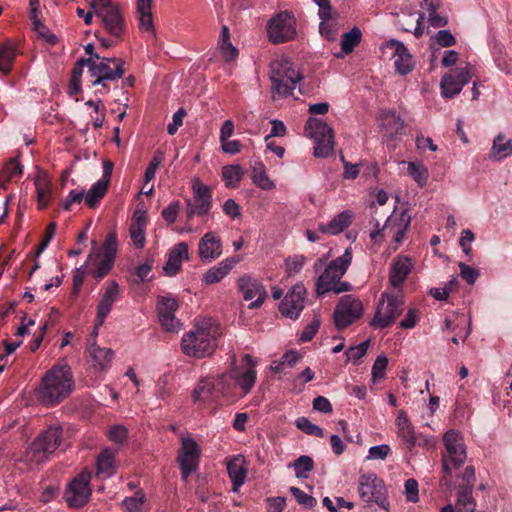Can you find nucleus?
Returning a JSON list of instances; mask_svg holds the SVG:
<instances>
[{
  "mask_svg": "<svg viewBox=\"0 0 512 512\" xmlns=\"http://www.w3.org/2000/svg\"><path fill=\"white\" fill-rule=\"evenodd\" d=\"M74 387L71 367L65 362L57 363L42 377L38 398L45 405H56L67 398Z\"/></svg>",
  "mask_w": 512,
  "mask_h": 512,
  "instance_id": "nucleus-1",
  "label": "nucleus"
},
{
  "mask_svg": "<svg viewBox=\"0 0 512 512\" xmlns=\"http://www.w3.org/2000/svg\"><path fill=\"white\" fill-rule=\"evenodd\" d=\"M219 326L212 319L199 321L195 328L184 334L181 347L187 356L203 358L211 355L220 337Z\"/></svg>",
  "mask_w": 512,
  "mask_h": 512,
  "instance_id": "nucleus-2",
  "label": "nucleus"
},
{
  "mask_svg": "<svg viewBox=\"0 0 512 512\" xmlns=\"http://www.w3.org/2000/svg\"><path fill=\"white\" fill-rule=\"evenodd\" d=\"M301 79L299 70L290 60L284 57L273 60L270 65L272 98L278 100L293 96Z\"/></svg>",
  "mask_w": 512,
  "mask_h": 512,
  "instance_id": "nucleus-3",
  "label": "nucleus"
},
{
  "mask_svg": "<svg viewBox=\"0 0 512 512\" xmlns=\"http://www.w3.org/2000/svg\"><path fill=\"white\" fill-rule=\"evenodd\" d=\"M351 262V248H347L340 257L330 261L317 279V293L325 294L331 291L335 293H341L348 291L350 289V285L346 282H341L340 280L346 273Z\"/></svg>",
  "mask_w": 512,
  "mask_h": 512,
  "instance_id": "nucleus-4",
  "label": "nucleus"
},
{
  "mask_svg": "<svg viewBox=\"0 0 512 512\" xmlns=\"http://www.w3.org/2000/svg\"><path fill=\"white\" fill-rule=\"evenodd\" d=\"M404 310V296L401 290H385L377 303L370 326L384 329L395 323Z\"/></svg>",
  "mask_w": 512,
  "mask_h": 512,
  "instance_id": "nucleus-5",
  "label": "nucleus"
},
{
  "mask_svg": "<svg viewBox=\"0 0 512 512\" xmlns=\"http://www.w3.org/2000/svg\"><path fill=\"white\" fill-rule=\"evenodd\" d=\"M92 251L85 263L89 273L97 280L103 279L112 269L117 253V238L109 234L99 250L95 241H92Z\"/></svg>",
  "mask_w": 512,
  "mask_h": 512,
  "instance_id": "nucleus-6",
  "label": "nucleus"
},
{
  "mask_svg": "<svg viewBox=\"0 0 512 512\" xmlns=\"http://www.w3.org/2000/svg\"><path fill=\"white\" fill-rule=\"evenodd\" d=\"M233 384L228 380L226 373L217 376H207L201 378L192 391V400L194 403H204L212 401L222 396L232 393Z\"/></svg>",
  "mask_w": 512,
  "mask_h": 512,
  "instance_id": "nucleus-7",
  "label": "nucleus"
},
{
  "mask_svg": "<svg viewBox=\"0 0 512 512\" xmlns=\"http://www.w3.org/2000/svg\"><path fill=\"white\" fill-rule=\"evenodd\" d=\"M89 6L110 36L120 38L125 33L123 16L111 0H91Z\"/></svg>",
  "mask_w": 512,
  "mask_h": 512,
  "instance_id": "nucleus-8",
  "label": "nucleus"
},
{
  "mask_svg": "<svg viewBox=\"0 0 512 512\" xmlns=\"http://www.w3.org/2000/svg\"><path fill=\"white\" fill-rule=\"evenodd\" d=\"M305 131L314 140L313 155L317 158H327L334 151V132L324 121L311 117L308 119Z\"/></svg>",
  "mask_w": 512,
  "mask_h": 512,
  "instance_id": "nucleus-9",
  "label": "nucleus"
},
{
  "mask_svg": "<svg viewBox=\"0 0 512 512\" xmlns=\"http://www.w3.org/2000/svg\"><path fill=\"white\" fill-rule=\"evenodd\" d=\"M358 492L367 506L377 504L380 508L388 511L387 488L377 474L373 472L361 474L358 479Z\"/></svg>",
  "mask_w": 512,
  "mask_h": 512,
  "instance_id": "nucleus-10",
  "label": "nucleus"
},
{
  "mask_svg": "<svg viewBox=\"0 0 512 512\" xmlns=\"http://www.w3.org/2000/svg\"><path fill=\"white\" fill-rule=\"evenodd\" d=\"M257 364L258 361L250 354H244L240 364L237 363L236 356H232L231 366L226 375L231 383L232 380L234 381L235 385L242 390L244 395L248 394L255 385Z\"/></svg>",
  "mask_w": 512,
  "mask_h": 512,
  "instance_id": "nucleus-11",
  "label": "nucleus"
},
{
  "mask_svg": "<svg viewBox=\"0 0 512 512\" xmlns=\"http://www.w3.org/2000/svg\"><path fill=\"white\" fill-rule=\"evenodd\" d=\"M96 59L88 58V72L91 76L92 85H104L105 81L120 79L125 70L123 62L117 58H106L95 55Z\"/></svg>",
  "mask_w": 512,
  "mask_h": 512,
  "instance_id": "nucleus-12",
  "label": "nucleus"
},
{
  "mask_svg": "<svg viewBox=\"0 0 512 512\" xmlns=\"http://www.w3.org/2000/svg\"><path fill=\"white\" fill-rule=\"evenodd\" d=\"M447 456L443 458V470L451 474L454 469L459 468L466 460V446L463 436L456 430H449L443 436Z\"/></svg>",
  "mask_w": 512,
  "mask_h": 512,
  "instance_id": "nucleus-13",
  "label": "nucleus"
},
{
  "mask_svg": "<svg viewBox=\"0 0 512 512\" xmlns=\"http://www.w3.org/2000/svg\"><path fill=\"white\" fill-rule=\"evenodd\" d=\"M269 40L274 44H282L295 39L296 19L290 12L284 11L273 16L267 23Z\"/></svg>",
  "mask_w": 512,
  "mask_h": 512,
  "instance_id": "nucleus-14",
  "label": "nucleus"
},
{
  "mask_svg": "<svg viewBox=\"0 0 512 512\" xmlns=\"http://www.w3.org/2000/svg\"><path fill=\"white\" fill-rule=\"evenodd\" d=\"M410 222L411 217L407 211H402L401 213L393 212L386 220L382 229H380L379 223H376V229L370 233V238L378 241L383 238L384 234H386L391 236L395 243L399 244L402 242Z\"/></svg>",
  "mask_w": 512,
  "mask_h": 512,
  "instance_id": "nucleus-15",
  "label": "nucleus"
},
{
  "mask_svg": "<svg viewBox=\"0 0 512 512\" xmlns=\"http://www.w3.org/2000/svg\"><path fill=\"white\" fill-rule=\"evenodd\" d=\"M363 304L359 298L353 295H344L340 298L333 313L335 325L338 329H344L361 318Z\"/></svg>",
  "mask_w": 512,
  "mask_h": 512,
  "instance_id": "nucleus-16",
  "label": "nucleus"
},
{
  "mask_svg": "<svg viewBox=\"0 0 512 512\" xmlns=\"http://www.w3.org/2000/svg\"><path fill=\"white\" fill-rule=\"evenodd\" d=\"M193 199H187V218L194 215H206L212 206V194L210 187L201 182L198 177L192 180Z\"/></svg>",
  "mask_w": 512,
  "mask_h": 512,
  "instance_id": "nucleus-17",
  "label": "nucleus"
},
{
  "mask_svg": "<svg viewBox=\"0 0 512 512\" xmlns=\"http://www.w3.org/2000/svg\"><path fill=\"white\" fill-rule=\"evenodd\" d=\"M90 480L91 473L82 471L71 481L65 491V499L69 507L79 508L88 502L91 496Z\"/></svg>",
  "mask_w": 512,
  "mask_h": 512,
  "instance_id": "nucleus-18",
  "label": "nucleus"
},
{
  "mask_svg": "<svg viewBox=\"0 0 512 512\" xmlns=\"http://www.w3.org/2000/svg\"><path fill=\"white\" fill-rule=\"evenodd\" d=\"M200 454V448L194 439L190 437L182 438L178 462L183 480H187L188 477L198 468Z\"/></svg>",
  "mask_w": 512,
  "mask_h": 512,
  "instance_id": "nucleus-19",
  "label": "nucleus"
},
{
  "mask_svg": "<svg viewBox=\"0 0 512 512\" xmlns=\"http://www.w3.org/2000/svg\"><path fill=\"white\" fill-rule=\"evenodd\" d=\"M470 80V64L445 74L440 82L441 95L444 98H453L462 91L464 85H466Z\"/></svg>",
  "mask_w": 512,
  "mask_h": 512,
  "instance_id": "nucleus-20",
  "label": "nucleus"
},
{
  "mask_svg": "<svg viewBox=\"0 0 512 512\" xmlns=\"http://www.w3.org/2000/svg\"><path fill=\"white\" fill-rule=\"evenodd\" d=\"M381 49L383 53L391 52V56L394 58L395 70L398 74L407 75L413 70V57L402 42L391 39L384 43Z\"/></svg>",
  "mask_w": 512,
  "mask_h": 512,
  "instance_id": "nucleus-21",
  "label": "nucleus"
},
{
  "mask_svg": "<svg viewBox=\"0 0 512 512\" xmlns=\"http://www.w3.org/2000/svg\"><path fill=\"white\" fill-rule=\"evenodd\" d=\"M178 308V302L172 297H160L157 302V310L161 326L167 332H178L182 328V323L175 317Z\"/></svg>",
  "mask_w": 512,
  "mask_h": 512,
  "instance_id": "nucleus-22",
  "label": "nucleus"
},
{
  "mask_svg": "<svg viewBox=\"0 0 512 512\" xmlns=\"http://www.w3.org/2000/svg\"><path fill=\"white\" fill-rule=\"evenodd\" d=\"M305 296L306 288L304 285H294L279 305V310L282 315L291 319L298 318L304 308Z\"/></svg>",
  "mask_w": 512,
  "mask_h": 512,
  "instance_id": "nucleus-23",
  "label": "nucleus"
},
{
  "mask_svg": "<svg viewBox=\"0 0 512 512\" xmlns=\"http://www.w3.org/2000/svg\"><path fill=\"white\" fill-rule=\"evenodd\" d=\"M120 287L114 280L108 281L100 294V300L97 305L96 329L101 327L110 313L114 302L118 299Z\"/></svg>",
  "mask_w": 512,
  "mask_h": 512,
  "instance_id": "nucleus-24",
  "label": "nucleus"
},
{
  "mask_svg": "<svg viewBox=\"0 0 512 512\" xmlns=\"http://www.w3.org/2000/svg\"><path fill=\"white\" fill-rule=\"evenodd\" d=\"M238 283L244 299L252 301L249 304L250 309L260 307L263 304L267 294L265 288L258 280L250 276H243L239 279Z\"/></svg>",
  "mask_w": 512,
  "mask_h": 512,
  "instance_id": "nucleus-25",
  "label": "nucleus"
},
{
  "mask_svg": "<svg viewBox=\"0 0 512 512\" xmlns=\"http://www.w3.org/2000/svg\"><path fill=\"white\" fill-rule=\"evenodd\" d=\"M198 254L203 262L210 263L222 255L221 238L213 231L206 232L198 244Z\"/></svg>",
  "mask_w": 512,
  "mask_h": 512,
  "instance_id": "nucleus-26",
  "label": "nucleus"
},
{
  "mask_svg": "<svg viewBox=\"0 0 512 512\" xmlns=\"http://www.w3.org/2000/svg\"><path fill=\"white\" fill-rule=\"evenodd\" d=\"M189 259V248L186 242H180L172 247L168 253V259L163 266L166 276L172 277L179 273L182 262Z\"/></svg>",
  "mask_w": 512,
  "mask_h": 512,
  "instance_id": "nucleus-27",
  "label": "nucleus"
},
{
  "mask_svg": "<svg viewBox=\"0 0 512 512\" xmlns=\"http://www.w3.org/2000/svg\"><path fill=\"white\" fill-rule=\"evenodd\" d=\"M413 268V263L411 258L406 256H398L396 257L390 268L389 273V282L390 285L397 289L402 286L408 275L410 274Z\"/></svg>",
  "mask_w": 512,
  "mask_h": 512,
  "instance_id": "nucleus-28",
  "label": "nucleus"
},
{
  "mask_svg": "<svg viewBox=\"0 0 512 512\" xmlns=\"http://www.w3.org/2000/svg\"><path fill=\"white\" fill-rule=\"evenodd\" d=\"M89 360L94 369L105 371L110 368L114 351L107 347H100L96 342H92L86 350Z\"/></svg>",
  "mask_w": 512,
  "mask_h": 512,
  "instance_id": "nucleus-29",
  "label": "nucleus"
},
{
  "mask_svg": "<svg viewBox=\"0 0 512 512\" xmlns=\"http://www.w3.org/2000/svg\"><path fill=\"white\" fill-rule=\"evenodd\" d=\"M226 468L233 484V491H237L247 477L246 460L242 455H235L226 460Z\"/></svg>",
  "mask_w": 512,
  "mask_h": 512,
  "instance_id": "nucleus-30",
  "label": "nucleus"
},
{
  "mask_svg": "<svg viewBox=\"0 0 512 512\" xmlns=\"http://www.w3.org/2000/svg\"><path fill=\"white\" fill-rule=\"evenodd\" d=\"M354 214L345 210L335 215L328 223H320L318 231L326 235H338L352 224Z\"/></svg>",
  "mask_w": 512,
  "mask_h": 512,
  "instance_id": "nucleus-31",
  "label": "nucleus"
},
{
  "mask_svg": "<svg viewBox=\"0 0 512 512\" xmlns=\"http://www.w3.org/2000/svg\"><path fill=\"white\" fill-rule=\"evenodd\" d=\"M48 458L49 455L35 439L27 448L19 463L23 464L28 470H33L45 463Z\"/></svg>",
  "mask_w": 512,
  "mask_h": 512,
  "instance_id": "nucleus-32",
  "label": "nucleus"
},
{
  "mask_svg": "<svg viewBox=\"0 0 512 512\" xmlns=\"http://www.w3.org/2000/svg\"><path fill=\"white\" fill-rule=\"evenodd\" d=\"M395 425L397 427V436L403 441L406 447L412 451L416 445V434L413 425L404 411L399 412Z\"/></svg>",
  "mask_w": 512,
  "mask_h": 512,
  "instance_id": "nucleus-33",
  "label": "nucleus"
},
{
  "mask_svg": "<svg viewBox=\"0 0 512 512\" xmlns=\"http://www.w3.org/2000/svg\"><path fill=\"white\" fill-rule=\"evenodd\" d=\"M62 438L63 430L61 427H49L36 440L41 445V448L50 456L60 447Z\"/></svg>",
  "mask_w": 512,
  "mask_h": 512,
  "instance_id": "nucleus-34",
  "label": "nucleus"
},
{
  "mask_svg": "<svg viewBox=\"0 0 512 512\" xmlns=\"http://www.w3.org/2000/svg\"><path fill=\"white\" fill-rule=\"evenodd\" d=\"M489 159L495 162L502 161L512 156V138H507L505 134H497L489 152Z\"/></svg>",
  "mask_w": 512,
  "mask_h": 512,
  "instance_id": "nucleus-35",
  "label": "nucleus"
},
{
  "mask_svg": "<svg viewBox=\"0 0 512 512\" xmlns=\"http://www.w3.org/2000/svg\"><path fill=\"white\" fill-rule=\"evenodd\" d=\"M136 13L140 30L154 34L152 0H136Z\"/></svg>",
  "mask_w": 512,
  "mask_h": 512,
  "instance_id": "nucleus-36",
  "label": "nucleus"
},
{
  "mask_svg": "<svg viewBox=\"0 0 512 512\" xmlns=\"http://www.w3.org/2000/svg\"><path fill=\"white\" fill-rule=\"evenodd\" d=\"M116 453L111 449H104L96 461V474L102 478H110L116 471Z\"/></svg>",
  "mask_w": 512,
  "mask_h": 512,
  "instance_id": "nucleus-37",
  "label": "nucleus"
},
{
  "mask_svg": "<svg viewBox=\"0 0 512 512\" xmlns=\"http://www.w3.org/2000/svg\"><path fill=\"white\" fill-rule=\"evenodd\" d=\"M235 264L236 260L233 258L224 259L204 274V282L208 285L220 282L232 270Z\"/></svg>",
  "mask_w": 512,
  "mask_h": 512,
  "instance_id": "nucleus-38",
  "label": "nucleus"
},
{
  "mask_svg": "<svg viewBox=\"0 0 512 512\" xmlns=\"http://www.w3.org/2000/svg\"><path fill=\"white\" fill-rule=\"evenodd\" d=\"M380 121L386 135L391 138L396 137L403 131L404 122L394 111L383 112Z\"/></svg>",
  "mask_w": 512,
  "mask_h": 512,
  "instance_id": "nucleus-39",
  "label": "nucleus"
},
{
  "mask_svg": "<svg viewBox=\"0 0 512 512\" xmlns=\"http://www.w3.org/2000/svg\"><path fill=\"white\" fill-rule=\"evenodd\" d=\"M107 180L100 179L84 195V202L89 208H96L107 192Z\"/></svg>",
  "mask_w": 512,
  "mask_h": 512,
  "instance_id": "nucleus-40",
  "label": "nucleus"
},
{
  "mask_svg": "<svg viewBox=\"0 0 512 512\" xmlns=\"http://www.w3.org/2000/svg\"><path fill=\"white\" fill-rule=\"evenodd\" d=\"M35 187L37 193V201L39 208L43 209L47 207L50 201V182L46 174H38L35 178Z\"/></svg>",
  "mask_w": 512,
  "mask_h": 512,
  "instance_id": "nucleus-41",
  "label": "nucleus"
},
{
  "mask_svg": "<svg viewBox=\"0 0 512 512\" xmlns=\"http://www.w3.org/2000/svg\"><path fill=\"white\" fill-rule=\"evenodd\" d=\"M16 57V48L12 43L0 45V73L8 75Z\"/></svg>",
  "mask_w": 512,
  "mask_h": 512,
  "instance_id": "nucleus-42",
  "label": "nucleus"
},
{
  "mask_svg": "<svg viewBox=\"0 0 512 512\" xmlns=\"http://www.w3.org/2000/svg\"><path fill=\"white\" fill-rule=\"evenodd\" d=\"M251 179L252 182L262 190L269 191L275 188V183L269 178L264 165L261 163L255 164L252 167Z\"/></svg>",
  "mask_w": 512,
  "mask_h": 512,
  "instance_id": "nucleus-43",
  "label": "nucleus"
},
{
  "mask_svg": "<svg viewBox=\"0 0 512 512\" xmlns=\"http://www.w3.org/2000/svg\"><path fill=\"white\" fill-rule=\"evenodd\" d=\"M476 502L472 497V487H460L457 492V512H474Z\"/></svg>",
  "mask_w": 512,
  "mask_h": 512,
  "instance_id": "nucleus-44",
  "label": "nucleus"
},
{
  "mask_svg": "<svg viewBox=\"0 0 512 512\" xmlns=\"http://www.w3.org/2000/svg\"><path fill=\"white\" fill-rule=\"evenodd\" d=\"M362 39V32L358 27H353L350 31L341 36V49L343 54L351 53L357 47Z\"/></svg>",
  "mask_w": 512,
  "mask_h": 512,
  "instance_id": "nucleus-45",
  "label": "nucleus"
},
{
  "mask_svg": "<svg viewBox=\"0 0 512 512\" xmlns=\"http://www.w3.org/2000/svg\"><path fill=\"white\" fill-rule=\"evenodd\" d=\"M219 47L226 61H233L234 59H236L238 55V50L232 45L230 41V33L226 25H224L221 30L219 38Z\"/></svg>",
  "mask_w": 512,
  "mask_h": 512,
  "instance_id": "nucleus-46",
  "label": "nucleus"
},
{
  "mask_svg": "<svg viewBox=\"0 0 512 512\" xmlns=\"http://www.w3.org/2000/svg\"><path fill=\"white\" fill-rule=\"evenodd\" d=\"M23 173V166L20 164L17 158H13L10 161H8L1 173H0V183L1 186H4L5 183L21 177Z\"/></svg>",
  "mask_w": 512,
  "mask_h": 512,
  "instance_id": "nucleus-47",
  "label": "nucleus"
},
{
  "mask_svg": "<svg viewBox=\"0 0 512 512\" xmlns=\"http://www.w3.org/2000/svg\"><path fill=\"white\" fill-rule=\"evenodd\" d=\"M243 177V169L240 165H227L222 168V178L229 188H236Z\"/></svg>",
  "mask_w": 512,
  "mask_h": 512,
  "instance_id": "nucleus-48",
  "label": "nucleus"
},
{
  "mask_svg": "<svg viewBox=\"0 0 512 512\" xmlns=\"http://www.w3.org/2000/svg\"><path fill=\"white\" fill-rule=\"evenodd\" d=\"M438 8L439 5L434 2L425 3V9L428 13L427 20L434 28L445 27L448 24L447 16L438 13Z\"/></svg>",
  "mask_w": 512,
  "mask_h": 512,
  "instance_id": "nucleus-49",
  "label": "nucleus"
},
{
  "mask_svg": "<svg viewBox=\"0 0 512 512\" xmlns=\"http://www.w3.org/2000/svg\"><path fill=\"white\" fill-rule=\"evenodd\" d=\"M307 262V257L302 254H294L284 261V268L289 277L298 274Z\"/></svg>",
  "mask_w": 512,
  "mask_h": 512,
  "instance_id": "nucleus-50",
  "label": "nucleus"
},
{
  "mask_svg": "<svg viewBox=\"0 0 512 512\" xmlns=\"http://www.w3.org/2000/svg\"><path fill=\"white\" fill-rule=\"evenodd\" d=\"M408 174L423 187L428 180V169L422 163L408 162Z\"/></svg>",
  "mask_w": 512,
  "mask_h": 512,
  "instance_id": "nucleus-51",
  "label": "nucleus"
},
{
  "mask_svg": "<svg viewBox=\"0 0 512 512\" xmlns=\"http://www.w3.org/2000/svg\"><path fill=\"white\" fill-rule=\"evenodd\" d=\"M84 66L88 67V59L81 58L76 62L72 70L70 81V91L72 94H76L81 90V77Z\"/></svg>",
  "mask_w": 512,
  "mask_h": 512,
  "instance_id": "nucleus-52",
  "label": "nucleus"
},
{
  "mask_svg": "<svg viewBox=\"0 0 512 512\" xmlns=\"http://www.w3.org/2000/svg\"><path fill=\"white\" fill-rule=\"evenodd\" d=\"M292 466L297 478H307L309 472L313 469L314 463L310 456L303 455L297 458Z\"/></svg>",
  "mask_w": 512,
  "mask_h": 512,
  "instance_id": "nucleus-53",
  "label": "nucleus"
},
{
  "mask_svg": "<svg viewBox=\"0 0 512 512\" xmlns=\"http://www.w3.org/2000/svg\"><path fill=\"white\" fill-rule=\"evenodd\" d=\"M319 32L322 37L329 41H333L336 39L338 26L335 21L331 19H321L319 24Z\"/></svg>",
  "mask_w": 512,
  "mask_h": 512,
  "instance_id": "nucleus-54",
  "label": "nucleus"
},
{
  "mask_svg": "<svg viewBox=\"0 0 512 512\" xmlns=\"http://www.w3.org/2000/svg\"><path fill=\"white\" fill-rule=\"evenodd\" d=\"M387 365L388 358L385 355H380L376 358L371 371L372 380L374 383L385 378Z\"/></svg>",
  "mask_w": 512,
  "mask_h": 512,
  "instance_id": "nucleus-55",
  "label": "nucleus"
},
{
  "mask_svg": "<svg viewBox=\"0 0 512 512\" xmlns=\"http://www.w3.org/2000/svg\"><path fill=\"white\" fill-rule=\"evenodd\" d=\"M296 426L308 435H314L321 438L324 437L323 429L311 423L306 417H299L296 420Z\"/></svg>",
  "mask_w": 512,
  "mask_h": 512,
  "instance_id": "nucleus-56",
  "label": "nucleus"
},
{
  "mask_svg": "<svg viewBox=\"0 0 512 512\" xmlns=\"http://www.w3.org/2000/svg\"><path fill=\"white\" fill-rule=\"evenodd\" d=\"M145 500V494L138 491L134 496L127 497L122 501L123 507L128 512H139L142 509Z\"/></svg>",
  "mask_w": 512,
  "mask_h": 512,
  "instance_id": "nucleus-57",
  "label": "nucleus"
},
{
  "mask_svg": "<svg viewBox=\"0 0 512 512\" xmlns=\"http://www.w3.org/2000/svg\"><path fill=\"white\" fill-rule=\"evenodd\" d=\"M107 436L110 441L116 444H122L126 441L128 436V430L125 426L117 424L112 426L108 432Z\"/></svg>",
  "mask_w": 512,
  "mask_h": 512,
  "instance_id": "nucleus-58",
  "label": "nucleus"
},
{
  "mask_svg": "<svg viewBox=\"0 0 512 512\" xmlns=\"http://www.w3.org/2000/svg\"><path fill=\"white\" fill-rule=\"evenodd\" d=\"M290 492L295 497L298 504L304 506L305 508L310 509L316 505V499L301 489L297 487H291Z\"/></svg>",
  "mask_w": 512,
  "mask_h": 512,
  "instance_id": "nucleus-59",
  "label": "nucleus"
},
{
  "mask_svg": "<svg viewBox=\"0 0 512 512\" xmlns=\"http://www.w3.org/2000/svg\"><path fill=\"white\" fill-rule=\"evenodd\" d=\"M145 228L138 225H130V237L136 248H143L145 245Z\"/></svg>",
  "mask_w": 512,
  "mask_h": 512,
  "instance_id": "nucleus-60",
  "label": "nucleus"
},
{
  "mask_svg": "<svg viewBox=\"0 0 512 512\" xmlns=\"http://www.w3.org/2000/svg\"><path fill=\"white\" fill-rule=\"evenodd\" d=\"M162 160H163V155L161 153L158 152L154 155V157L150 161V163L145 171V175H144L145 184H148L150 181H152L155 178L156 171L159 168Z\"/></svg>",
  "mask_w": 512,
  "mask_h": 512,
  "instance_id": "nucleus-61",
  "label": "nucleus"
},
{
  "mask_svg": "<svg viewBox=\"0 0 512 512\" xmlns=\"http://www.w3.org/2000/svg\"><path fill=\"white\" fill-rule=\"evenodd\" d=\"M369 348V340L363 341L357 346L350 347L346 351V355L348 360L358 361L360 360L366 353Z\"/></svg>",
  "mask_w": 512,
  "mask_h": 512,
  "instance_id": "nucleus-62",
  "label": "nucleus"
},
{
  "mask_svg": "<svg viewBox=\"0 0 512 512\" xmlns=\"http://www.w3.org/2000/svg\"><path fill=\"white\" fill-rule=\"evenodd\" d=\"M84 195V190H71L68 196L62 201V208L64 210H70L72 204H80L84 200Z\"/></svg>",
  "mask_w": 512,
  "mask_h": 512,
  "instance_id": "nucleus-63",
  "label": "nucleus"
},
{
  "mask_svg": "<svg viewBox=\"0 0 512 512\" xmlns=\"http://www.w3.org/2000/svg\"><path fill=\"white\" fill-rule=\"evenodd\" d=\"M391 452L389 445L381 444L370 447L367 455L368 460H384Z\"/></svg>",
  "mask_w": 512,
  "mask_h": 512,
  "instance_id": "nucleus-64",
  "label": "nucleus"
}]
</instances>
